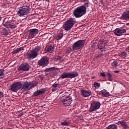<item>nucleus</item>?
I'll use <instances>...</instances> for the list:
<instances>
[{"label":"nucleus","mask_w":129,"mask_h":129,"mask_svg":"<svg viewBox=\"0 0 129 129\" xmlns=\"http://www.w3.org/2000/svg\"><path fill=\"white\" fill-rule=\"evenodd\" d=\"M89 2L85 3L83 6L77 8L73 12V15L76 18H81L83 15L86 14V10L88 8Z\"/></svg>","instance_id":"obj_1"},{"label":"nucleus","mask_w":129,"mask_h":129,"mask_svg":"<svg viewBox=\"0 0 129 129\" xmlns=\"http://www.w3.org/2000/svg\"><path fill=\"white\" fill-rule=\"evenodd\" d=\"M30 11L31 8L29 6H23L17 8L16 12L19 17H24V16H27Z\"/></svg>","instance_id":"obj_2"},{"label":"nucleus","mask_w":129,"mask_h":129,"mask_svg":"<svg viewBox=\"0 0 129 129\" xmlns=\"http://www.w3.org/2000/svg\"><path fill=\"white\" fill-rule=\"evenodd\" d=\"M78 75H79V74L76 71H73L70 73L64 72L60 75L59 78H61V79H66V78L72 79L73 78H76V77H78Z\"/></svg>","instance_id":"obj_3"},{"label":"nucleus","mask_w":129,"mask_h":129,"mask_svg":"<svg viewBox=\"0 0 129 129\" xmlns=\"http://www.w3.org/2000/svg\"><path fill=\"white\" fill-rule=\"evenodd\" d=\"M76 23V21H75V19L71 18L63 24L62 26L63 29L64 31H70Z\"/></svg>","instance_id":"obj_4"},{"label":"nucleus","mask_w":129,"mask_h":129,"mask_svg":"<svg viewBox=\"0 0 129 129\" xmlns=\"http://www.w3.org/2000/svg\"><path fill=\"white\" fill-rule=\"evenodd\" d=\"M84 44H85V40H78L73 44L72 49L74 50V51L80 50V49H82V48L84 47Z\"/></svg>","instance_id":"obj_5"},{"label":"nucleus","mask_w":129,"mask_h":129,"mask_svg":"<svg viewBox=\"0 0 129 129\" xmlns=\"http://www.w3.org/2000/svg\"><path fill=\"white\" fill-rule=\"evenodd\" d=\"M35 86L36 85L33 82H24L23 84H22L21 90H30Z\"/></svg>","instance_id":"obj_6"},{"label":"nucleus","mask_w":129,"mask_h":129,"mask_svg":"<svg viewBox=\"0 0 129 129\" xmlns=\"http://www.w3.org/2000/svg\"><path fill=\"white\" fill-rule=\"evenodd\" d=\"M61 101L64 106H69L72 103V98L69 96L64 95L61 97Z\"/></svg>","instance_id":"obj_7"},{"label":"nucleus","mask_w":129,"mask_h":129,"mask_svg":"<svg viewBox=\"0 0 129 129\" xmlns=\"http://www.w3.org/2000/svg\"><path fill=\"white\" fill-rule=\"evenodd\" d=\"M22 88V83L21 82H17L14 83L11 86V90L13 92H17L18 90H20Z\"/></svg>","instance_id":"obj_8"},{"label":"nucleus","mask_w":129,"mask_h":129,"mask_svg":"<svg viewBox=\"0 0 129 129\" xmlns=\"http://www.w3.org/2000/svg\"><path fill=\"white\" fill-rule=\"evenodd\" d=\"M39 33V29H31L27 31V35L28 39H33Z\"/></svg>","instance_id":"obj_9"},{"label":"nucleus","mask_w":129,"mask_h":129,"mask_svg":"<svg viewBox=\"0 0 129 129\" xmlns=\"http://www.w3.org/2000/svg\"><path fill=\"white\" fill-rule=\"evenodd\" d=\"M100 105L101 104L99 102H93L91 104V107L89 109L90 112H93V111H95V110H97V109H99L100 108Z\"/></svg>","instance_id":"obj_10"},{"label":"nucleus","mask_w":129,"mask_h":129,"mask_svg":"<svg viewBox=\"0 0 129 129\" xmlns=\"http://www.w3.org/2000/svg\"><path fill=\"white\" fill-rule=\"evenodd\" d=\"M30 68H31V67L30 66V64L27 62H25L23 64H22L21 66H19L18 68L19 71H29L30 70Z\"/></svg>","instance_id":"obj_11"},{"label":"nucleus","mask_w":129,"mask_h":129,"mask_svg":"<svg viewBox=\"0 0 129 129\" xmlns=\"http://www.w3.org/2000/svg\"><path fill=\"white\" fill-rule=\"evenodd\" d=\"M49 64V58L47 57H42L40 60L38 61V65L42 66V67H45Z\"/></svg>","instance_id":"obj_12"},{"label":"nucleus","mask_w":129,"mask_h":129,"mask_svg":"<svg viewBox=\"0 0 129 129\" xmlns=\"http://www.w3.org/2000/svg\"><path fill=\"white\" fill-rule=\"evenodd\" d=\"M107 45V42L104 39H101L98 43V48L99 50L105 49V46Z\"/></svg>","instance_id":"obj_13"},{"label":"nucleus","mask_w":129,"mask_h":129,"mask_svg":"<svg viewBox=\"0 0 129 129\" xmlns=\"http://www.w3.org/2000/svg\"><path fill=\"white\" fill-rule=\"evenodd\" d=\"M126 32L125 29H123L122 28H116L113 31V33L116 35V36H122V35H124V34H125Z\"/></svg>","instance_id":"obj_14"},{"label":"nucleus","mask_w":129,"mask_h":129,"mask_svg":"<svg viewBox=\"0 0 129 129\" xmlns=\"http://www.w3.org/2000/svg\"><path fill=\"white\" fill-rule=\"evenodd\" d=\"M122 21H129V10L124 11L120 17Z\"/></svg>","instance_id":"obj_15"},{"label":"nucleus","mask_w":129,"mask_h":129,"mask_svg":"<svg viewBox=\"0 0 129 129\" xmlns=\"http://www.w3.org/2000/svg\"><path fill=\"white\" fill-rule=\"evenodd\" d=\"M91 94H92V93L90 91H87L86 90H81V95L83 97H89Z\"/></svg>","instance_id":"obj_16"},{"label":"nucleus","mask_w":129,"mask_h":129,"mask_svg":"<svg viewBox=\"0 0 129 129\" xmlns=\"http://www.w3.org/2000/svg\"><path fill=\"white\" fill-rule=\"evenodd\" d=\"M37 56H38V54H36V53L31 50L30 52L27 54V59H28V60H32V59H35Z\"/></svg>","instance_id":"obj_17"},{"label":"nucleus","mask_w":129,"mask_h":129,"mask_svg":"<svg viewBox=\"0 0 129 129\" xmlns=\"http://www.w3.org/2000/svg\"><path fill=\"white\" fill-rule=\"evenodd\" d=\"M46 92V89H41L39 90H37L33 94V96H38L41 94H44Z\"/></svg>","instance_id":"obj_18"},{"label":"nucleus","mask_w":129,"mask_h":129,"mask_svg":"<svg viewBox=\"0 0 129 129\" xmlns=\"http://www.w3.org/2000/svg\"><path fill=\"white\" fill-rule=\"evenodd\" d=\"M3 25L5 28H7V29H16V28H17V26L11 24L10 22H6L5 23H3Z\"/></svg>","instance_id":"obj_19"},{"label":"nucleus","mask_w":129,"mask_h":129,"mask_svg":"<svg viewBox=\"0 0 129 129\" xmlns=\"http://www.w3.org/2000/svg\"><path fill=\"white\" fill-rule=\"evenodd\" d=\"M63 68H55V67H51L49 68H47L45 70V72L46 73H51V72H53L54 70H60L61 69H62Z\"/></svg>","instance_id":"obj_20"},{"label":"nucleus","mask_w":129,"mask_h":129,"mask_svg":"<svg viewBox=\"0 0 129 129\" xmlns=\"http://www.w3.org/2000/svg\"><path fill=\"white\" fill-rule=\"evenodd\" d=\"M117 123L118 124H121V126L124 129L129 128V126L126 124V122L124 120L119 121Z\"/></svg>","instance_id":"obj_21"},{"label":"nucleus","mask_w":129,"mask_h":129,"mask_svg":"<svg viewBox=\"0 0 129 129\" xmlns=\"http://www.w3.org/2000/svg\"><path fill=\"white\" fill-rule=\"evenodd\" d=\"M63 61V59L60 56H56L54 59V64H58V63H61Z\"/></svg>","instance_id":"obj_22"},{"label":"nucleus","mask_w":129,"mask_h":129,"mask_svg":"<svg viewBox=\"0 0 129 129\" xmlns=\"http://www.w3.org/2000/svg\"><path fill=\"white\" fill-rule=\"evenodd\" d=\"M60 124L64 126H69L70 125V122L67 121V120H63L60 121Z\"/></svg>","instance_id":"obj_23"},{"label":"nucleus","mask_w":129,"mask_h":129,"mask_svg":"<svg viewBox=\"0 0 129 129\" xmlns=\"http://www.w3.org/2000/svg\"><path fill=\"white\" fill-rule=\"evenodd\" d=\"M60 87V84H59V83H54L53 85H52V91L53 92H54V91H56V88H59Z\"/></svg>","instance_id":"obj_24"},{"label":"nucleus","mask_w":129,"mask_h":129,"mask_svg":"<svg viewBox=\"0 0 129 129\" xmlns=\"http://www.w3.org/2000/svg\"><path fill=\"white\" fill-rule=\"evenodd\" d=\"M101 93L102 94L105 96V97H108L110 95L109 92H107L105 89L102 90L101 91Z\"/></svg>","instance_id":"obj_25"},{"label":"nucleus","mask_w":129,"mask_h":129,"mask_svg":"<svg viewBox=\"0 0 129 129\" xmlns=\"http://www.w3.org/2000/svg\"><path fill=\"white\" fill-rule=\"evenodd\" d=\"M45 49L47 51V52H49V53H53L54 51V46H47L46 47H45Z\"/></svg>","instance_id":"obj_26"},{"label":"nucleus","mask_w":129,"mask_h":129,"mask_svg":"<svg viewBox=\"0 0 129 129\" xmlns=\"http://www.w3.org/2000/svg\"><path fill=\"white\" fill-rule=\"evenodd\" d=\"M40 50H41V47L40 46H36L33 49H32V51L38 55V52H39Z\"/></svg>","instance_id":"obj_27"},{"label":"nucleus","mask_w":129,"mask_h":129,"mask_svg":"<svg viewBox=\"0 0 129 129\" xmlns=\"http://www.w3.org/2000/svg\"><path fill=\"white\" fill-rule=\"evenodd\" d=\"M1 34L4 36H8V35H9V31H8V30L6 29V28H4L2 30Z\"/></svg>","instance_id":"obj_28"},{"label":"nucleus","mask_w":129,"mask_h":129,"mask_svg":"<svg viewBox=\"0 0 129 129\" xmlns=\"http://www.w3.org/2000/svg\"><path fill=\"white\" fill-rule=\"evenodd\" d=\"M107 129H117V126L115 124H112L109 125L107 127Z\"/></svg>","instance_id":"obj_29"},{"label":"nucleus","mask_w":129,"mask_h":129,"mask_svg":"<svg viewBox=\"0 0 129 129\" xmlns=\"http://www.w3.org/2000/svg\"><path fill=\"white\" fill-rule=\"evenodd\" d=\"M94 87H95V88L96 89H98V88H99V87H100V83H97L96 82H94Z\"/></svg>","instance_id":"obj_30"},{"label":"nucleus","mask_w":129,"mask_h":129,"mask_svg":"<svg viewBox=\"0 0 129 129\" xmlns=\"http://www.w3.org/2000/svg\"><path fill=\"white\" fill-rule=\"evenodd\" d=\"M64 52L67 53V54H69L71 52H72V49L71 47H68L64 50Z\"/></svg>","instance_id":"obj_31"},{"label":"nucleus","mask_w":129,"mask_h":129,"mask_svg":"<svg viewBox=\"0 0 129 129\" xmlns=\"http://www.w3.org/2000/svg\"><path fill=\"white\" fill-rule=\"evenodd\" d=\"M127 53L125 51H122L120 53V56L122 57V58H125L126 57Z\"/></svg>","instance_id":"obj_32"},{"label":"nucleus","mask_w":129,"mask_h":129,"mask_svg":"<svg viewBox=\"0 0 129 129\" xmlns=\"http://www.w3.org/2000/svg\"><path fill=\"white\" fill-rule=\"evenodd\" d=\"M4 71V70H0V78L1 79L4 78V75H5Z\"/></svg>","instance_id":"obj_33"},{"label":"nucleus","mask_w":129,"mask_h":129,"mask_svg":"<svg viewBox=\"0 0 129 129\" xmlns=\"http://www.w3.org/2000/svg\"><path fill=\"white\" fill-rule=\"evenodd\" d=\"M63 38V33H60L59 34H58L57 37H56V39L59 40H61V38Z\"/></svg>","instance_id":"obj_34"},{"label":"nucleus","mask_w":129,"mask_h":129,"mask_svg":"<svg viewBox=\"0 0 129 129\" xmlns=\"http://www.w3.org/2000/svg\"><path fill=\"white\" fill-rule=\"evenodd\" d=\"M117 64H118V62L116 61H114L112 62V65L114 67H116V66H117Z\"/></svg>","instance_id":"obj_35"},{"label":"nucleus","mask_w":129,"mask_h":129,"mask_svg":"<svg viewBox=\"0 0 129 129\" xmlns=\"http://www.w3.org/2000/svg\"><path fill=\"white\" fill-rule=\"evenodd\" d=\"M18 52H21V51H23L24 50V47H19L17 48Z\"/></svg>","instance_id":"obj_36"},{"label":"nucleus","mask_w":129,"mask_h":129,"mask_svg":"<svg viewBox=\"0 0 129 129\" xmlns=\"http://www.w3.org/2000/svg\"><path fill=\"white\" fill-rule=\"evenodd\" d=\"M50 76L51 77H54V76H56V74L53 72L50 73Z\"/></svg>","instance_id":"obj_37"},{"label":"nucleus","mask_w":129,"mask_h":129,"mask_svg":"<svg viewBox=\"0 0 129 129\" xmlns=\"http://www.w3.org/2000/svg\"><path fill=\"white\" fill-rule=\"evenodd\" d=\"M12 53L13 54H17V53H19V51H18V49H16L12 51Z\"/></svg>","instance_id":"obj_38"},{"label":"nucleus","mask_w":129,"mask_h":129,"mask_svg":"<svg viewBox=\"0 0 129 129\" xmlns=\"http://www.w3.org/2000/svg\"><path fill=\"white\" fill-rule=\"evenodd\" d=\"M108 78H112V76L110 74V73H108L107 74Z\"/></svg>","instance_id":"obj_39"},{"label":"nucleus","mask_w":129,"mask_h":129,"mask_svg":"<svg viewBox=\"0 0 129 129\" xmlns=\"http://www.w3.org/2000/svg\"><path fill=\"white\" fill-rule=\"evenodd\" d=\"M4 97V93L0 91V98H3Z\"/></svg>","instance_id":"obj_40"},{"label":"nucleus","mask_w":129,"mask_h":129,"mask_svg":"<svg viewBox=\"0 0 129 129\" xmlns=\"http://www.w3.org/2000/svg\"><path fill=\"white\" fill-rule=\"evenodd\" d=\"M100 75L102 77H105V73H100Z\"/></svg>","instance_id":"obj_41"},{"label":"nucleus","mask_w":129,"mask_h":129,"mask_svg":"<svg viewBox=\"0 0 129 129\" xmlns=\"http://www.w3.org/2000/svg\"><path fill=\"white\" fill-rule=\"evenodd\" d=\"M22 115H24V113L23 112L20 113L18 114V116H19L20 117H21V116H22Z\"/></svg>","instance_id":"obj_42"},{"label":"nucleus","mask_w":129,"mask_h":129,"mask_svg":"<svg viewBox=\"0 0 129 129\" xmlns=\"http://www.w3.org/2000/svg\"><path fill=\"white\" fill-rule=\"evenodd\" d=\"M101 56H102V54H98L97 55V58H100V57H101Z\"/></svg>","instance_id":"obj_43"},{"label":"nucleus","mask_w":129,"mask_h":129,"mask_svg":"<svg viewBox=\"0 0 129 129\" xmlns=\"http://www.w3.org/2000/svg\"><path fill=\"white\" fill-rule=\"evenodd\" d=\"M114 73H119V71H114Z\"/></svg>","instance_id":"obj_44"},{"label":"nucleus","mask_w":129,"mask_h":129,"mask_svg":"<svg viewBox=\"0 0 129 129\" xmlns=\"http://www.w3.org/2000/svg\"><path fill=\"white\" fill-rule=\"evenodd\" d=\"M109 79V81H111V80H112V78H108Z\"/></svg>","instance_id":"obj_45"},{"label":"nucleus","mask_w":129,"mask_h":129,"mask_svg":"<svg viewBox=\"0 0 129 129\" xmlns=\"http://www.w3.org/2000/svg\"><path fill=\"white\" fill-rule=\"evenodd\" d=\"M43 2L45 1L47 2V3H49V0H42Z\"/></svg>","instance_id":"obj_46"},{"label":"nucleus","mask_w":129,"mask_h":129,"mask_svg":"<svg viewBox=\"0 0 129 129\" xmlns=\"http://www.w3.org/2000/svg\"><path fill=\"white\" fill-rule=\"evenodd\" d=\"M3 18L2 17H0V22H1V21H2V19Z\"/></svg>","instance_id":"obj_47"},{"label":"nucleus","mask_w":129,"mask_h":129,"mask_svg":"<svg viewBox=\"0 0 129 129\" xmlns=\"http://www.w3.org/2000/svg\"><path fill=\"white\" fill-rule=\"evenodd\" d=\"M126 26H129V23H126Z\"/></svg>","instance_id":"obj_48"},{"label":"nucleus","mask_w":129,"mask_h":129,"mask_svg":"<svg viewBox=\"0 0 129 129\" xmlns=\"http://www.w3.org/2000/svg\"><path fill=\"white\" fill-rule=\"evenodd\" d=\"M88 0H84L83 2H87Z\"/></svg>","instance_id":"obj_49"},{"label":"nucleus","mask_w":129,"mask_h":129,"mask_svg":"<svg viewBox=\"0 0 129 129\" xmlns=\"http://www.w3.org/2000/svg\"><path fill=\"white\" fill-rule=\"evenodd\" d=\"M93 48H94V46H93Z\"/></svg>","instance_id":"obj_50"},{"label":"nucleus","mask_w":129,"mask_h":129,"mask_svg":"<svg viewBox=\"0 0 129 129\" xmlns=\"http://www.w3.org/2000/svg\"><path fill=\"white\" fill-rule=\"evenodd\" d=\"M41 107H43V106H41Z\"/></svg>","instance_id":"obj_51"}]
</instances>
